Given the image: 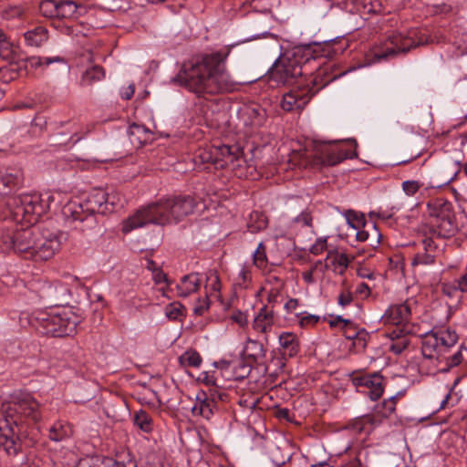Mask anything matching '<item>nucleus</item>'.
I'll return each instance as SVG.
<instances>
[{"label": "nucleus", "instance_id": "nucleus-1", "mask_svg": "<svg viewBox=\"0 0 467 467\" xmlns=\"http://www.w3.org/2000/svg\"><path fill=\"white\" fill-rule=\"evenodd\" d=\"M347 45L336 40L296 47L291 55L279 57L268 70L269 79L277 85H296L283 96L285 111L302 110L320 89L344 73H333L334 65L319 60L341 54Z\"/></svg>", "mask_w": 467, "mask_h": 467}, {"label": "nucleus", "instance_id": "nucleus-2", "mask_svg": "<svg viewBox=\"0 0 467 467\" xmlns=\"http://www.w3.org/2000/svg\"><path fill=\"white\" fill-rule=\"evenodd\" d=\"M234 46H225L212 52L198 53L183 61L171 83L185 88L198 98L231 93L238 89L226 68V59Z\"/></svg>", "mask_w": 467, "mask_h": 467}, {"label": "nucleus", "instance_id": "nucleus-3", "mask_svg": "<svg viewBox=\"0 0 467 467\" xmlns=\"http://www.w3.org/2000/svg\"><path fill=\"white\" fill-rule=\"evenodd\" d=\"M5 204L15 222L28 225L4 231L1 234L3 250H13L15 253L25 254L26 257H30L38 234V226L35 224L47 212V205L37 194L9 196Z\"/></svg>", "mask_w": 467, "mask_h": 467}, {"label": "nucleus", "instance_id": "nucleus-4", "mask_svg": "<svg viewBox=\"0 0 467 467\" xmlns=\"http://www.w3.org/2000/svg\"><path fill=\"white\" fill-rule=\"evenodd\" d=\"M3 418H0V448L9 456H16L22 451V441L16 428L23 419L36 422L40 420L39 403L27 392H15L3 403Z\"/></svg>", "mask_w": 467, "mask_h": 467}, {"label": "nucleus", "instance_id": "nucleus-5", "mask_svg": "<svg viewBox=\"0 0 467 467\" xmlns=\"http://www.w3.org/2000/svg\"><path fill=\"white\" fill-rule=\"evenodd\" d=\"M197 202L192 195H174L162 198L138 210L123 222V233L143 227L147 224L165 225L179 223L193 213Z\"/></svg>", "mask_w": 467, "mask_h": 467}, {"label": "nucleus", "instance_id": "nucleus-6", "mask_svg": "<svg viewBox=\"0 0 467 467\" xmlns=\"http://www.w3.org/2000/svg\"><path fill=\"white\" fill-rule=\"evenodd\" d=\"M117 197L103 189H95L84 201H70L62 208V215L68 227L85 233L97 224L96 214L111 213Z\"/></svg>", "mask_w": 467, "mask_h": 467}, {"label": "nucleus", "instance_id": "nucleus-7", "mask_svg": "<svg viewBox=\"0 0 467 467\" xmlns=\"http://www.w3.org/2000/svg\"><path fill=\"white\" fill-rule=\"evenodd\" d=\"M432 39L427 31L412 29L408 36L401 33H392L379 47L372 49L373 61L389 60L400 54H406L411 48L427 45Z\"/></svg>", "mask_w": 467, "mask_h": 467}, {"label": "nucleus", "instance_id": "nucleus-8", "mask_svg": "<svg viewBox=\"0 0 467 467\" xmlns=\"http://www.w3.org/2000/svg\"><path fill=\"white\" fill-rule=\"evenodd\" d=\"M34 326L39 333L62 337L76 333L81 317L71 309H63L59 313L39 312L34 317Z\"/></svg>", "mask_w": 467, "mask_h": 467}, {"label": "nucleus", "instance_id": "nucleus-9", "mask_svg": "<svg viewBox=\"0 0 467 467\" xmlns=\"http://www.w3.org/2000/svg\"><path fill=\"white\" fill-rule=\"evenodd\" d=\"M33 293L40 304L47 307L64 306L69 304L71 292L67 285L58 281L38 282Z\"/></svg>", "mask_w": 467, "mask_h": 467}, {"label": "nucleus", "instance_id": "nucleus-10", "mask_svg": "<svg viewBox=\"0 0 467 467\" xmlns=\"http://www.w3.org/2000/svg\"><path fill=\"white\" fill-rule=\"evenodd\" d=\"M37 232L30 258L36 261H46L52 258L59 250L63 234L44 225H39Z\"/></svg>", "mask_w": 467, "mask_h": 467}, {"label": "nucleus", "instance_id": "nucleus-11", "mask_svg": "<svg viewBox=\"0 0 467 467\" xmlns=\"http://www.w3.org/2000/svg\"><path fill=\"white\" fill-rule=\"evenodd\" d=\"M349 141L354 143V149L349 150L338 142H321L316 147V156L319 162L326 166H335L347 159H354L358 156L356 151L357 141L352 139Z\"/></svg>", "mask_w": 467, "mask_h": 467}, {"label": "nucleus", "instance_id": "nucleus-12", "mask_svg": "<svg viewBox=\"0 0 467 467\" xmlns=\"http://www.w3.org/2000/svg\"><path fill=\"white\" fill-rule=\"evenodd\" d=\"M421 232L424 236L441 239H447L456 232V226L449 214H438L434 221L423 224Z\"/></svg>", "mask_w": 467, "mask_h": 467}, {"label": "nucleus", "instance_id": "nucleus-13", "mask_svg": "<svg viewBox=\"0 0 467 467\" xmlns=\"http://www.w3.org/2000/svg\"><path fill=\"white\" fill-rule=\"evenodd\" d=\"M351 382L357 388L368 389V396L374 401L380 399L384 392V379L379 372L352 376Z\"/></svg>", "mask_w": 467, "mask_h": 467}, {"label": "nucleus", "instance_id": "nucleus-14", "mask_svg": "<svg viewBox=\"0 0 467 467\" xmlns=\"http://www.w3.org/2000/svg\"><path fill=\"white\" fill-rule=\"evenodd\" d=\"M278 342L280 345V355L281 358H273L272 362L276 361V365L280 368L285 367V360L286 358H292L297 356L300 351V341L298 337L292 332H283L278 337Z\"/></svg>", "mask_w": 467, "mask_h": 467}, {"label": "nucleus", "instance_id": "nucleus-15", "mask_svg": "<svg viewBox=\"0 0 467 467\" xmlns=\"http://www.w3.org/2000/svg\"><path fill=\"white\" fill-rule=\"evenodd\" d=\"M422 248L419 250L411 259V265H431L435 264L436 258L440 256L442 250L431 237L424 236L421 241Z\"/></svg>", "mask_w": 467, "mask_h": 467}, {"label": "nucleus", "instance_id": "nucleus-16", "mask_svg": "<svg viewBox=\"0 0 467 467\" xmlns=\"http://www.w3.org/2000/svg\"><path fill=\"white\" fill-rule=\"evenodd\" d=\"M24 182V173L18 167L0 168V195L19 189Z\"/></svg>", "mask_w": 467, "mask_h": 467}, {"label": "nucleus", "instance_id": "nucleus-17", "mask_svg": "<svg viewBox=\"0 0 467 467\" xmlns=\"http://www.w3.org/2000/svg\"><path fill=\"white\" fill-rule=\"evenodd\" d=\"M213 152L215 155V169H223L224 167L233 164L241 155L240 149L237 146H229L225 144L219 146L213 145Z\"/></svg>", "mask_w": 467, "mask_h": 467}, {"label": "nucleus", "instance_id": "nucleus-18", "mask_svg": "<svg viewBox=\"0 0 467 467\" xmlns=\"http://www.w3.org/2000/svg\"><path fill=\"white\" fill-rule=\"evenodd\" d=\"M410 307L407 303L390 306L382 317L385 324L403 325L406 324L410 317Z\"/></svg>", "mask_w": 467, "mask_h": 467}, {"label": "nucleus", "instance_id": "nucleus-19", "mask_svg": "<svg viewBox=\"0 0 467 467\" xmlns=\"http://www.w3.org/2000/svg\"><path fill=\"white\" fill-rule=\"evenodd\" d=\"M197 400L198 402L192 408V413L209 420L213 414V409L216 407L214 404V394H211L208 397L205 392H202L197 395Z\"/></svg>", "mask_w": 467, "mask_h": 467}, {"label": "nucleus", "instance_id": "nucleus-20", "mask_svg": "<svg viewBox=\"0 0 467 467\" xmlns=\"http://www.w3.org/2000/svg\"><path fill=\"white\" fill-rule=\"evenodd\" d=\"M420 348L424 358L434 359L438 358L441 347L434 332H429L421 337Z\"/></svg>", "mask_w": 467, "mask_h": 467}, {"label": "nucleus", "instance_id": "nucleus-21", "mask_svg": "<svg viewBox=\"0 0 467 467\" xmlns=\"http://www.w3.org/2000/svg\"><path fill=\"white\" fill-rule=\"evenodd\" d=\"M48 30L43 26H36L24 33L25 42L27 46L39 47L48 40Z\"/></svg>", "mask_w": 467, "mask_h": 467}, {"label": "nucleus", "instance_id": "nucleus-22", "mask_svg": "<svg viewBox=\"0 0 467 467\" xmlns=\"http://www.w3.org/2000/svg\"><path fill=\"white\" fill-rule=\"evenodd\" d=\"M201 284V279L199 275L196 273H192L187 275H184L180 284L176 285L177 292L179 296L186 297L190 296L192 293L196 292Z\"/></svg>", "mask_w": 467, "mask_h": 467}, {"label": "nucleus", "instance_id": "nucleus-23", "mask_svg": "<svg viewBox=\"0 0 467 467\" xmlns=\"http://www.w3.org/2000/svg\"><path fill=\"white\" fill-rule=\"evenodd\" d=\"M244 352L247 360L254 364H260L266 355V349L264 345L253 339H248Z\"/></svg>", "mask_w": 467, "mask_h": 467}, {"label": "nucleus", "instance_id": "nucleus-24", "mask_svg": "<svg viewBox=\"0 0 467 467\" xmlns=\"http://www.w3.org/2000/svg\"><path fill=\"white\" fill-rule=\"evenodd\" d=\"M380 420L374 415L366 414L358 419L353 423V429L358 432L368 433L372 431L373 427L379 425Z\"/></svg>", "mask_w": 467, "mask_h": 467}, {"label": "nucleus", "instance_id": "nucleus-25", "mask_svg": "<svg viewBox=\"0 0 467 467\" xmlns=\"http://www.w3.org/2000/svg\"><path fill=\"white\" fill-rule=\"evenodd\" d=\"M223 368H232L236 379H243L249 376L252 370V362L240 360L238 362H223Z\"/></svg>", "mask_w": 467, "mask_h": 467}, {"label": "nucleus", "instance_id": "nucleus-26", "mask_svg": "<svg viewBox=\"0 0 467 467\" xmlns=\"http://www.w3.org/2000/svg\"><path fill=\"white\" fill-rule=\"evenodd\" d=\"M215 155L213 152V145L205 148L198 149L193 156V161L195 166H201L204 164H212L215 167Z\"/></svg>", "mask_w": 467, "mask_h": 467}, {"label": "nucleus", "instance_id": "nucleus-27", "mask_svg": "<svg viewBox=\"0 0 467 467\" xmlns=\"http://www.w3.org/2000/svg\"><path fill=\"white\" fill-rule=\"evenodd\" d=\"M133 422L140 430L144 432H150L153 430V420L145 410H140L134 413Z\"/></svg>", "mask_w": 467, "mask_h": 467}, {"label": "nucleus", "instance_id": "nucleus-28", "mask_svg": "<svg viewBox=\"0 0 467 467\" xmlns=\"http://www.w3.org/2000/svg\"><path fill=\"white\" fill-rule=\"evenodd\" d=\"M78 10V5L74 1L62 0L57 1V16L58 19H68L75 16Z\"/></svg>", "mask_w": 467, "mask_h": 467}, {"label": "nucleus", "instance_id": "nucleus-29", "mask_svg": "<svg viewBox=\"0 0 467 467\" xmlns=\"http://www.w3.org/2000/svg\"><path fill=\"white\" fill-rule=\"evenodd\" d=\"M105 77V71L100 66H93L88 68L82 76V85L91 86L97 81H100Z\"/></svg>", "mask_w": 467, "mask_h": 467}, {"label": "nucleus", "instance_id": "nucleus-30", "mask_svg": "<svg viewBox=\"0 0 467 467\" xmlns=\"http://www.w3.org/2000/svg\"><path fill=\"white\" fill-rule=\"evenodd\" d=\"M434 334L438 337V342L441 348L444 347L449 348L454 346L458 341V335L456 332L450 329L434 332Z\"/></svg>", "mask_w": 467, "mask_h": 467}, {"label": "nucleus", "instance_id": "nucleus-31", "mask_svg": "<svg viewBox=\"0 0 467 467\" xmlns=\"http://www.w3.org/2000/svg\"><path fill=\"white\" fill-rule=\"evenodd\" d=\"M105 462L111 467H137V462L130 452L119 455L117 460L108 458Z\"/></svg>", "mask_w": 467, "mask_h": 467}, {"label": "nucleus", "instance_id": "nucleus-32", "mask_svg": "<svg viewBox=\"0 0 467 467\" xmlns=\"http://www.w3.org/2000/svg\"><path fill=\"white\" fill-rule=\"evenodd\" d=\"M344 216L347 220L348 224L355 230H358L361 227H365L368 224L364 217V214L361 213H358L353 210H348L345 212Z\"/></svg>", "mask_w": 467, "mask_h": 467}, {"label": "nucleus", "instance_id": "nucleus-33", "mask_svg": "<svg viewBox=\"0 0 467 467\" xmlns=\"http://www.w3.org/2000/svg\"><path fill=\"white\" fill-rule=\"evenodd\" d=\"M181 364L185 367L199 368L202 364V357L194 349L185 351L179 358Z\"/></svg>", "mask_w": 467, "mask_h": 467}, {"label": "nucleus", "instance_id": "nucleus-34", "mask_svg": "<svg viewBox=\"0 0 467 467\" xmlns=\"http://www.w3.org/2000/svg\"><path fill=\"white\" fill-rule=\"evenodd\" d=\"M63 61H64V59L61 57H31L26 60V66L28 65L33 68H37L42 66H48L54 62H63Z\"/></svg>", "mask_w": 467, "mask_h": 467}, {"label": "nucleus", "instance_id": "nucleus-35", "mask_svg": "<svg viewBox=\"0 0 467 467\" xmlns=\"http://www.w3.org/2000/svg\"><path fill=\"white\" fill-rule=\"evenodd\" d=\"M57 1L43 0L39 5V13L47 18H57Z\"/></svg>", "mask_w": 467, "mask_h": 467}, {"label": "nucleus", "instance_id": "nucleus-36", "mask_svg": "<svg viewBox=\"0 0 467 467\" xmlns=\"http://www.w3.org/2000/svg\"><path fill=\"white\" fill-rule=\"evenodd\" d=\"M327 259H331L334 265L342 267L345 270L349 265V259L347 254L338 253L337 251H330L327 254Z\"/></svg>", "mask_w": 467, "mask_h": 467}, {"label": "nucleus", "instance_id": "nucleus-37", "mask_svg": "<svg viewBox=\"0 0 467 467\" xmlns=\"http://www.w3.org/2000/svg\"><path fill=\"white\" fill-rule=\"evenodd\" d=\"M128 134L132 143L134 142L132 137H136L138 142L141 143L143 140H146L148 130L144 126L134 123L129 127Z\"/></svg>", "mask_w": 467, "mask_h": 467}, {"label": "nucleus", "instance_id": "nucleus-38", "mask_svg": "<svg viewBox=\"0 0 467 467\" xmlns=\"http://www.w3.org/2000/svg\"><path fill=\"white\" fill-rule=\"evenodd\" d=\"M68 436V430L62 424H55L49 430V438L55 441H60Z\"/></svg>", "mask_w": 467, "mask_h": 467}, {"label": "nucleus", "instance_id": "nucleus-39", "mask_svg": "<svg viewBox=\"0 0 467 467\" xmlns=\"http://www.w3.org/2000/svg\"><path fill=\"white\" fill-rule=\"evenodd\" d=\"M184 306L180 303H172L165 307L166 317L171 320H177L183 316Z\"/></svg>", "mask_w": 467, "mask_h": 467}, {"label": "nucleus", "instance_id": "nucleus-40", "mask_svg": "<svg viewBox=\"0 0 467 467\" xmlns=\"http://www.w3.org/2000/svg\"><path fill=\"white\" fill-rule=\"evenodd\" d=\"M265 249L264 243H260L254 253V264L259 268H264L266 265L267 257Z\"/></svg>", "mask_w": 467, "mask_h": 467}, {"label": "nucleus", "instance_id": "nucleus-41", "mask_svg": "<svg viewBox=\"0 0 467 467\" xmlns=\"http://www.w3.org/2000/svg\"><path fill=\"white\" fill-rule=\"evenodd\" d=\"M260 320L272 327L275 320L274 311L272 309H268L266 306H263L256 316V322L258 323Z\"/></svg>", "mask_w": 467, "mask_h": 467}, {"label": "nucleus", "instance_id": "nucleus-42", "mask_svg": "<svg viewBox=\"0 0 467 467\" xmlns=\"http://www.w3.org/2000/svg\"><path fill=\"white\" fill-rule=\"evenodd\" d=\"M391 336H395L397 340L391 343L389 349L395 354H400L404 349L408 348L409 339L407 337L399 338V335L396 331H393Z\"/></svg>", "mask_w": 467, "mask_h": 467}, {"label": "nucleus", "instance_id": "nucleus-43", "mask_svg": "<svg viewBox=\"0 0 467 467\" xmlns=\"http://www.w3.org/2000/svg\"><path fill=\"white\" fill-rule=\"evenodd\" d=\"M343 334L347 339L355 340L358 335L359 328L350 320V325H344L341 327Z\"/></svg>", "mask_w": 467, "mask_h": 467}, {"label": "nucleus", "instance_id": "nucleus-44", "mask_svg": "<svg viewBox=\"0 0 467 467\" xmlns=\"http://www.w3.org/2000/svg\"><path fill=\"white\" fill-rule=\"evenodd\" d=\"M369 338V334L365 328H359L358 335L354 340V345L361 349H365L367 342Z\"/></svg>", "mask_w": 467, "mask_h": 467}, {"label": "nucleus", "instance_id": "nucleus-45", "mask_svg": "<svg viewBox=\"0 0 467 467\" xmlns=\"http://www.w3.org/2000/svg\"><path fill=\"white\" fill-rule=\"evenodd\" d=\"M420 185L417 181H405L402 182V190L407 195H414L420 189Z\"/></svg>", "mask_w": 467, "mask_h": 467}, {"label": "nucleus", "instance_id": "nucleus-46", "mask_svg": "<svg viewBox=\"0 0 467 467\" xmlns=\"http://www.w3.org/2000/svg\"><path fill=\"white\" fill-rule=\"evenodd\" d=\"M291 161H293L295 165L298 166L306 165L308 161L306 150H299L297 151H295Z\"/></svg>", "mask_w": 467, "mask_h": 467}, {"label": "nucleus", "instance_id": "nucleus-47", "mask_svg": "<svg viewBox=\"0 0 467 467\" xmlns=\"http://www.w3.org/2000/svg\"><path fill=\"white\" fill-rule=\"evenodd\" d=\"M327 248V239L326 238H318L316 240L315 244L311 245L309 252L315 255L320 254Z\"/></svg>", "mask_w": 467, "mask_h": 467}, {"label": "nucleus", "instance_id": "nucleus-48", "mask_svg": "<svg viewBox=\"0 0 467 467\" xmlns=\"http://www.w3.org/2000/svg\"><path fill=\"white\" fill-rule=\"evenodd\" d=\"M52 140H53L52 145H55V146H67L68 144L74 145L75 143H77L79 140V138H77V139L74 140V136H70V137L66 138V139H60L57 136H54Z\"/></svg>", "mask_w": 467, "mask_h": 467}, {"label": "nucleus", "instance_id": "nucleus-49", "mask_svg": "<svg viewBox=\"0 0 467 467\" xmlns=\"http://www.w3.org/2000/svg\"><path fill=\"white\" fill-rule=\"evenodd\" d=\"M295 222L301 223L304 226L312 225V216L308 212H302L299 215L295 218Z\"/></svg>", "mask_w": 467, "mask_h": 467}, {"label": "nucleus", "instance_id": "nucleus-50", "mask_svg": "<svg viewBox=\"0 0 467 467\" xmlns=\"http://www.w3.org/2000/svg\"><path fill=\"white\" fill-rule=\"evenodd\" d=\"M352 301H353V296H352L351 292H349V291L340 293L337 297L338 305L343 307L350 305Z\"/></svg>", "mask_w": 467, "mask_h": 467}, {"label": "nucleus", "instance_id": "nucleus-51", "mask_svg": "<svg viewBox=\"0 0 467 467\" xmlns=\"http://www.w3.org/2000/svg\"><path fill=\"white\" fill-rule=\"evenodd\" d=\"M462 351V348H461L455 354H453L452 356L448 358L447 364L449 367L452 368V367L458 366L459 364L462 363V361L463 360Z\"/></svg>", "mask_w": 467, "mask_h": 467}, {"label": "nucleus", "instance_id": "nucleus-52", "mask_svg": "<svg viewBox=\"0 0 467 467\" xmlns=\"http://www.w3.org/2000/svg\"><path fill=\"white\" fill-rule=\"evenodd\" d=\"M370 226H371V232H369L370 234V237L373 239V243H371V246H376L379 244L380 242V238H381V234L379 232V230L378 229L377 225L375 223H369Z\"/></svg>", "mask_w": 467, "mask_h": 467}, {"label": "nucleus", "instance_id": "nucleus-53", "mask_svg": "<svg viewBox=\"0 0 467 467\" xmlns=\"http://www.w3.org/2000/svg\"><path fill=\"white\" fill-rule=\"evenodd\" d=\"M11 43L8 40H5L0 43V57L6 58L11 53Z\"/></svg>", "mask_w": 467, "mask_h": 467}, {"label": "nucleus", "instance_id": "nucleus-54", "mask_svg": "<svg viewBox=\"0 0 467 467\" xmlns=\"http://www.w3.org/2000/svg\"><path fill=\"white\" fill-rule=\"evenodd\" d=\"M382 407H383V414L388 417L389 415H390L391 413H393L396 410V405H395V402H392L391 400H385L383 402H382Z\"/></svg>", "mask_w": 467, "mask_h": 467}, {"label": "nucleus", "instance_id": "nucleus-55", "mask_svg": "<svg viewBox=\"0 0 467 467\" xmlns=\"http://www.w3.org/2000/svg\"><path fill=\"white\" fill-rule=\"evenodd\" d=\"M209 308V300L206 297L203 301H201L198 306L193 309L194 313L198 316H202Z\"/></svg>", "mask_w": 467, "mask_h": 467}, {"label": "nucleus", "instance_id": "nucleus-56", "mask_svg": "<svg viewBox=\"0 0 467 467\" xmlns=\"http://www.w3.org/2000/svg\"><path fill=\"white\" fill-rule=\"evenodd\" d=\"M319 321V317L318 316H315V315H308L306 317H304L301 318L300 320V325L302 327L306 326V325H315L317 324V322Z\"/></svg>", "mask_w": 467, "mask_h": 467}, {"label": "nucleus", "instance_id": "nucleus-57", "mask_svg": "<svg viewBox=\"0 0 467 467\" xmlns=\"http://www.w3.org/2000/svg\"><path fill=\"white\" fill-rule=\"evenodd\" d=\"M254 328L259 330L260 332L266 333L270 328V325H266L265 322L260 320L258 323L256 322V317L254 320Z\"/></svg>", "mask_w": 467, "mask_h": 467}, {"label": "nucleus", "instance_id": "nucleus-58", "mask_svg": "<svg viewBox=\"0 0 467 467\" xmlns=\"http://www.w3.org/2000/svg\"><path fill=\"white\" fill-rule=\"evenodd\" d=\"M455 288L461 292H467V273L459 278Z\"/></svg>", "mask_w": 467, "mask_h": 467}, {"label": "nucleus", "instance_id": "nucleus-59", "mask_svg": "<svg viewBox=\"0 0 467 467\" xmlns=\"http://www.w3.org/2000/svg\"><path fill=\"white\" fill-rule=\"evenodd\" d=\"M350 325V319H345L341 316H337L333 319L329 321V325L331 327H337V324Z\"/></svg>", "mask_w": 467, "mask_h": 467}, {"label": "nucleus", "instance_id": "nucleus-60", "mask_svg": "<svg viewBox=\"0 0 467 467\" xmlns=\"http://www.w3.org/2000/svg\"><path fill=\"white\" fill-rule=\"evenodd\" d=\"M370 238V234L368 230H358L356 239L358 242H365Z\"/></svg>", "mask_w": 467, "mask_h": 467}, {"label": "nucleus", "instance_id": "nucleus-61", "mask_svg": "<svg viewBox=\"0 0 467 467\" xmlns=\"http://www.w3.org/2000/svg\"><path fill=\"white\" fill-rule=\"evenodd\" d=\"M153 279L156 284H161L162 282L168 283L166 275L161 270H156L153 273Z\"/></svg>", "mask_w": 467, "mask_h": 467}, {"label": "nucleus", "instance_id": "nucleus-62", "mask_svg": "<svg viewBox=\"0 0 467 467\" xmlns=\"http://www.w3.org/2000/svg\"><path fill=\"white\" fill-rule=\"evenodd\" d=\"M297 306L298 300L296 298H291L285 304V308L286 309L287 312H294L296 309Z\"/></svg>", "mask_w": 467, "mask_h": 467}, {"label": "nucleus", "instance_id": "nucleus-63", "mask_svg": "<svg viewBox=\"0 0 467 467\" xmlns=\"http://www.w3.org/2000/svg\"><path fill=\"white\" fill-rule=\"evenodd\" d=\"M232 318H233V320H234V322H236V323H237V324H239L240 326H244V325H246V323H247V318H246V317H245L243 313H241V312H239L238 314L234 315V316L232 317Z\"/></svg>", "mask_w": 467, "mask_h": 467}, {"label": "nucleus", "instance_id": "nucleus-64", "mask_svg": "<svg viewBox=\"0 0 467 467\" xmlns=\"http://www.w3.org/2000/svg\"><path fill=\"white\" fill-rule=\"evenodd\" d=\"M18 348H19V345L16 341L11 342L6 348V352L8 354H11L13 357H15L18 354L17 351L16 350Z\"/></svg>", "mask_w": 467, "mask_h": 467}]
</instances>
